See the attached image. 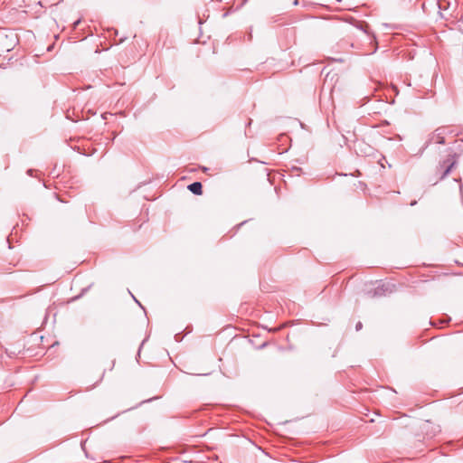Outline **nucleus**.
<instances>
[{"instance_id":"nucleus-2","label":"nucleus","mask_w":463,"mask_h":463,"mask_svg":"<svg viewBox=\"0 0 463 463\" xmlns=\"http://www.w3.org/2000/svg\"><path fill=\"white\" fill-rule=\"evenodd\" d=\"M457 165V155H450L449 157L437 166V172L440 173L439 179H444Z\"/></svg>"},{"instance_id":"nucleus-5","label":"nucleus","mask_w":463,"mask_h":463,"mask_svg":"<svg viewBox=\"0 0 463 463\" xmlns=\"http://www.w3.org/2000/svg\"><path fill=\"white\" fill-rule=\"evenodd\" d=\"M362 327H363V324H362V322H360V321H359V322L355 325V329H356V331H359V330H361V329H362Z\"/></svg>"},{"instance_id":"nucleus-6","label":"nucleus","mask_w":463,"mask_h":463,"mask_svg":"<svg viewBox=\"0 0 463 463\" xmlns=\"http://www.w3.org/2000/svg\"><path fill=\"white\" fill-rule=\"evenodd\" d=\"M298 3H299V2H298V0H295V1L293 2V5H298Z\"/></svg>"},{"instance_id":"nucleus-1","label":"nucleus","mask_w":463,"mask_h":463,"mask_svg":"<svg viewBox=\"0 0 463 463\" xmlns=\"http://www.w3.org/2000/svg\"><path fill=\"white\" fill-rule=\"evenodd\" d=\"M450 133V130L448 127L442 126L436 128L432 133L430 134L428 141L426 142V146L430 144H445V137L448 134Z\"/></svg>"},{"instance_id":"nucleus-3","label":"nucleus","mask_w":463,"mask_h":463,"mask_svg":"<svg viewBox=\"0 0 463 463\" xmlns=\"http://www.w3.org/2000/svg\"><path fill=\"white\" fill-rule=\"evenodd\" d=\"M187 188L194 194L201 195L203 194V185L200 182L192 183Z\"/></svg>"},{"instance_id":"nucleus-7","label":"nucleus","mask_w":463,"mask_h":463,"mask_svg":"<svg viewBox=\"0 0 463 463\" xmlns=\"http://www.w3.org/2000/svg\"><path fill=\"white\" fill-rule=\"evenodd\" d=\"M28 174H29L30 175H33V170H32V169L28 170Z\"/></svg>"},{"instance_id":"nucleus-4","label":"nucleus","mask_w":463,"mask_h":463,"mask_svg":"<svg viewBox=\"0 0 463 463\" xmlns=\"http://www.w3.org/2000/svg\"><path fill=\"white\" fill-rule=\"evenodd\" d=\"M355 147H356V150H359L360 153L364 156H369L370 155L369 151L372 149L370 146H368L367 144H365L364 142H358L355 145Z\"/></svg>"}]
</instances>
